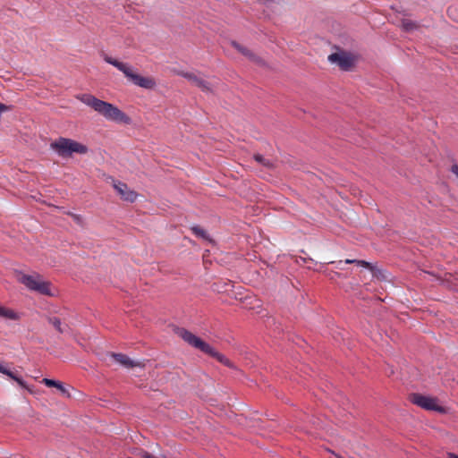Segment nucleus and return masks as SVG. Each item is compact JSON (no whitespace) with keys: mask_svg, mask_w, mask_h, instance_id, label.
Instances as JSON below:
<instances>
[{"mask_svg":"<svg viewBox=\"0 0 458 458\" xmlns=\"http://www.w3.org/2000/svg\"><path fill=\"white\" fill-rule=\"evenodd\" d=\"M76 98L85 105L93 108L108 121L124 124H130L131 122V119L117 106L98 99L93 95L81 94L78 95Z\"/></svg>","mask_w":458,"mask_h":458,"instance_id":"obj_1","label":"nucleus"},{"mask_svg":"<svg viewBox=\"0 0 458 458\" xmlns=\"http://www.w3.org/2000/svg\"><path fill=\"white\" fill-rule=\"evenodd\" d=\"M177 335L189 345L199 350L200 352L215 358L222 364L231 367L232 364L230 360L222 353L216 351L211 345L208 343L204 342L202 339L188 331L185 328H178Z\"/></svg>","mask_w":458,"mask_h":458,"instance_id":"obj_2","label":"nucleus"},{"mask_svg":"<svg viewBox=\"0 0 458 458\" xmlns=\"http://www.w3.org/2000/svg\"><path fill=\"white\" fill-rule=\"evenodd\" d=\"M104 60L121 71L133 84L147 89H154L156 81L152 77H143L133 72L132 68L125 63L120 62L111 56L105 55Z\"/></svg>","mask_w":458,"mask_h":458,"instance_id":"obj_3","label":"nucleus"},{"mask_svg":"<svg viewBox=\"0 0 458 458\" xmlns=\"http://www.w3.org/2000/svg\"><path fill=\"white\" fill-rule=\"evenodd\" d=\"M50 148L61 157H70L72 154L85 155L89 148L74 140L60 137L50 144Z\"/></svg>","mask_w":458,"mask_h":458,"instance_id":"obj_4","label":"nucleus"},{"mask_svg":"<svg viewBox=\"0 0 458 458\" xmlns=\"http://www.w3.org/2000/svg\"><path fill=\"white\" fill-rule=\"evenodd\" d=\"M19 280L31 291L51 295L49 283L43 281L39 275H22Z\"/></svg>","mask_w":458,"mask_h":458,"instance_id":"obj_5","label":"nucleus"},{"mask_svg":"<svg viewBox=\"0 0 458 458\" xmlns=\"http://www.w3.org/2000/svg\"><path fill=\"white\" fill-rule=\"evenodd\" d=\"M409 400L415 405L427 411H443L444 409L438 405L437 400L434 397L426 396L420 394H411Z\"/></svg>","mask_w":458,"mask_h":458,"instance_id":"obj_6","label":"nucleus"},{"mask_svg":"<svg viewBox=\"0 0 458 458\" xmlns=\"http://www.w3.org/2000/svg\"><path fill=\"white\" fill-rule=\"evenodd\" d=\"M178 74L187 79L191 84L198 87L201 91L205 93L213 92L211 84L198 74L188 72H181Z\"/></svg>","mask_w":458,"mask_h":458,"instance_id":"obj_7","label":"nucleus"},{"mask_svg":"<svg viewBox=\"0 0 458 458\" xmlns=\"http://www.w3.org/2000/svg\"><path fill=\"white\" fill-rule=\"evenodd\" d=\"M331 63L336 64L342 70L348 71L353 65V58L351 55L342 52L334 53L328 56Z\"/></svg>","mask_w":458,"mask_h":458,"instance_id":"obj_8","label":"nucleus"},{"mask_svg":"<svg viewBox=\"0 0 458 458\" xmlns=\"http://www.w3.org/2000/svg\"><path fill=\"white\" fill-rule=\"evenodd\" d=\"M114 188L117 191L121 198L128 202H134L138 197L136 191L131 190L127 184L117 182L114 183Z\"/></svg>","mask_w":458,"mask_h":458,"instance_id":"obj_9","label":"nucleus"},{"mask_svg":"<svg viewBox=\"0 0 458 458\" xmlns=\"http://www.w3.org/2000/svg\"><path fill=\"white\" fill-rule=\"evenodd\" d=\"M110 356L114 359V360L120 365L125 368H133V367H143L144 365L141 362H135L131 360L127 355L123 353H115L112 352Z\"/></svg>","mask_w":458,"mask_h":458,"instance_id":"obj_10","label":"nucleus"},{"mask_svg":"<svg viewBox=\"0 0 458 458\" xmlns=\"http://www.w3.org/2000/svg\"><path fill=\"white\" fill-rule=\"evenodd\" d=\"M231 45L244 56L248 57L250 60L259 63L260 59L253 54L250 49L237 43L236 41H232Z\"/></svg>","mask_w":458,"mask_h":458,"instance_id":"obj_11","label":"nucleus"},{"mask_svg":"<svg viewBox=\"0 0 458 458\" xmlns=\"http://www.w3.org/2000/svg\"><path fill=\"white\" fill-rule=\"evenodd\" d=\"M0 317L11 319V320H18L20 318V316L17 312H15L13 310L1 306L0 305Z\"/></svg>","mask_w":458,"mask_h":458,"instance_id":"obj_12","label":"nucleus"},{"mask_svg":"<svg viewBox=\"0 0 458 458\" xmlns=\"http://www.w3.org/2000/svg\"><path fill=\"white\" fill-rule=\"evenodd\" d=\"M47 321L56 329L57 332L61 334L65 333L69 328L67 325L64 326L61 320L56 317H48Z\"/></svg>","mask_w":458,"mask_h":458,"instance_id":"obj_13","label":"nucleus"},{"mask_svg":"<svg viewBox=\"0 0 458 458\" xmlns=\"http://www.w3.org/2000/svg\"><path fill=\"white\" fill-rule=\"evenodd\" d=\"M191 230L197 237L211 242V239L209 238L208 233L200 226L194 225L191 228Z\"/></svg>","mask_w":458,"mask_h":458,"instance_id":"obj_14","label":"nucleus"},{"mask_svg":"<svg viewBox=\"0 0 458 458\" xmlns=\"http://www.w3.org/2000/svg\"><path fill=\"white\" fill-rule=\"evenodd\" d=\"M345 264H357L358 266H361L363 267L369 268L370 270H373V267L370 263L364 261V260H358V259H345L344 261Z\"/></svg>","mask_w":458,"mask_h":458,"instance_id":"obj_15","label":"nucleus"},{"mask_svg":"<svg viewBox=\"0 0 458 458\" xmlns=\"http://www.w3.org/2000/svg\"><path fill=\"white\" fill-rule=\"evenodd\" d=\"M402 27L405 31H411L417 28V24L411 20H403L402 21Z\"/></svg>","mask_w":458,"mask_h":458,"instance_id":"obj_16","label":"nucleus"},{"mask_svg":"<svg viewBox=\"0 0 458 458\" xmlns=\"http://www.w3.org/2000/svg\"><path fill=\"white\" fill-rule=\"evenodd\" d=\"M254 159H255L258 163L261 164V165H264V166H267V167H272V165H273L270 160L266 159L263 156H261V155H259V154H256V155L254 156Z\"/></svg>","mask_w":458,"mask_h":458,"instance_id":"obj_17","label":"nucleus"},{"mask_svg":"<svg viewBox=\"0 0 458 458\" xmlns=\"http://www.w3.org/2000/svg\"><path fill=\"white\" fill-rule=\"evenodd\" d=\"M42 383L45 384L48 387L61 386L60 381H55L54 379H49V378H43Z\"/></svg>","mask_w":458,"mask_h":458,"instance_id":"obj_18","label":"nucleus"},{"mask_svg":"<svg viewBox=\"0 0 458 458\" xmlns=\"http://www.w3.org/2000/svg\"><path fill=\"white\" fill-rule=\"evenodd\" d=\"M140 456H141L142 458H168L167 456H165V454H160L159 455H157V456H156V455H154V454H150V453H148V452H147V451H142V452L140 453Z\"/></svg>","mask_w":458,"mask_h":458,"instance_id":"obj_19","label":"nucleus"},{"mask_svg":"<svg viewBox=\"0 0 458 458\" xmlns=\"http://www.w3.org/2000/svg\"><path fill=\"white\" fill-rule=\"evenodd\" d=\"M15 381H16V382H17V383H18L21 387L28 389L27 384L24 382V380H23L21 377H18L15 379Z\"/></svg>","mask_w":458,"mask_h":458,"instance_id":"obj_20","label":"nucleus"},{"mask_svg":"<svg viewBox=\"0 0 458 458\" xmlns=\"http://www.w3.org/2000/svg\"><path fill=\"white\" fill-rule=\"evenodd\" d=\"M15 381H16V382H17V383H18L21 387L28 389L27 384L24 382V380H23L21 377H18L15 379Z\"/></svg>","mask_w":458,"mask_h":458,"instance_id":"obj_21","label":"nucleus"},{"mask_svg":"<svg viewBox=\"0 0 458 458\" xmlns=\"http://www.w3.org/2000/svg\"><path fill=\"white\" fill-rule=\"evenodd\" d=\"M64 395H67L69 396V393L68 391L66 390V388L63 386V384L61 383V386H55Z\"/></svg>","mask_w":458,"mask_h":458,"instance_id":"obj_22","label":"nucleus"},{"mask_svg":"<svg viewBox=\"0 0 458 458\" xmlns=\"http://www.w3.org/2000/svg\"><path fill=\"white\" fill-rule=\"evenodd\" d=\"M69 215L73 218V220H74L75 222H77V223H81V216L76 215V214H72V213H70Z\"/></svg>","mask_w":458,"mask_h":458,"instance_id":"obj_23","label":"nucleus"},{"mask_svg":"<svg viewBox=\"0 0 458 458\" xmlns=\"http://www.w3.org/2000/svg\"><path fill=\"white\" fill-rule=\"evenodd\" d=\"M4 375L8 376L10 378L15 380L18 376H16L13 371H11L10 369H8L7 373H5Z\"/></svg>","mask_w":458,"mask_h":458,"instance_id":"obj_24","label":"nucleus"},{"mask_svg":"<svg viewBox=\"0 0 458 458\" xmlns=\"http://www.w3.org/2000/svg\"><path fill=\"white\" fill-rule=\"evenodd\" d=\"M9 109H10V107H9V106H5V105H4V104L0 103V114H1V113H3V112H4V111H7V110H9Z\"/></svg>","mask_w":458,"mask_h":458,"instance_id":"obj_25","label":"nucleus"},{"mask_svg":"<svg viewBox=\"0 0 458 458\" xmlns=\"http://www.w3.org/2000/svg\"><path fill=\"white\" fill-rule=\"evenodd\" d=\"M9 369H7L4 365H3L2 363H0V372L3 373V374H5L7 373Z\"/></svg>","mask_w":458,"mask_h":458,"instance_id":"obj_26","label":"nucleus"},{"mask_svg":"<svg viewBox=\"0 0 458 458\" xmlns=\"http://www.w3.org/2000/svg\"><path fill=\"white\" fill-rule=\"evenodd\" d=\"M448 458H458V455H456L455 454H453V453H449Z\"/></svg>","mask_w":458,"mask_h":458,"instance_id":"obj_27","label":"nucleus"},{"mask_svg":"<svg viewBox=\"0 0 458 458\" xmlns=\"http://www.w3.org/2000/svg\"><path fill=\"white\" fill-rule=\"evenodd\" d=\"M342 263H343V261H342V260H340V261L338 262L337 268H342V267H340V265H341Z\"/></svg>","mask_w":458,"mask_h":458,"instance_id":"obj_28","label":"nucleus"}]
</instances>
